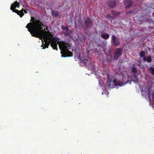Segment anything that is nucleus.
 I'll return each mask as SVG.
<instances>
[{"instance_id":"nucleus-1","label":"nucleus","mask_w":154,"mask_h":154,"mask_svg":"<svg viewBox=\"0 0 154 154\" xmlns=\"http://www.w3.org/2000/svg\"><path fill=\"white\" fill-rule=\"evenodd\" d=\"M32 21L28 23L26 27L28 29V31L30 32L32 36L38 38L40 39H43L45 43H42L41 47H43V49L46 48H48L49 45L51 44V45L54 50H57V42L58 38L56 37H53L52 35L48 30L47 31H42L43 28L45 26L40 22L39 20H36L33 17L31 18Z\"/></svg>"},{"instance_id":"nucleus-2","label":"nucleus","mask_w":154,"mask_h":154,"mask_svg":"<svg viewBox=\"0 0 154 154\" xmlns=\"http://www.w3.org/2000/svg\"><path fill=\"white\" fill-rule=\"evenodd\" d=\"M61 46L62 47V51L61 52L62 57H70L73 56L72 53L69 51L70 47L69 43H65L64 42H63L61 44Z\"/></svg>"},{"instance_id":"nucleus-3","label":"nucleus","mask_w":154,"mask_h":154,"mask_svg":"<svg viewBox=\"0 0 154 154\" xmlns=\"http://www.w3.org/2000/svg\"><path fill=\"white\" fill-rule=\"evenodd\" d=\"M19 7V3L17 2V1H16L15 2L14 4L11 5L10 9L13 12L17 13L18 15H19L21 17H22L24 15L23 11H24V12L25 14L27 13V11H26V10H24L23 9H22L20 11L15 9L17 7L18 8Z\"/></svg>"},{"instance_id":"nucleus-4","label":"nucleus","mask_w":154,"mask_h":154,"mask_svg":"<svg viewBox=\"0 0 154 154\" xmlns=\"http://www.w3.org/2000/svg\"><path fill=\"white\" fill-rule=\"evenodd\" d=\"M111 41L113 45L115 46H118L120 44L119 39L114 35H112Z\"/></svg>"},{"instance_id":"nucleus-5","label":"nucleus","mask_w":154,"mask_h":154,"mask_svg":"<svg viewBox=\"0 0 154 154\" xmlns=\"http://www.w3.org/2000/svg\"><path fill=\"white\" fill-rule=\"evenodd\" d=\"M122 51L121 48H116L114 52V58L117 60L118 58L121 56Z\"/></svg>"},{"instance_id":"nucleus-6","label":"nucleus","mask_w":154,"mask_h":154,"mask_svg":"<svg viewBox=\"0 0 154 154\" xmlns=\"http://www.w3.org/2000/svg\"><path fill=\"white\" fill-rule=\"evenodd\" d=\"M131 80H127L126 82H125L124 84H123V83H122L121 82L118 81L115 79H114L113 80V84L115 86H122V85H123L128 83L130 84H131Z\"/></svg>"},{"instance_id":"nucleus-7","label":"nucleus","mask_w":154,"mask_h":154,"mask_svg":"<svg viewBox=\"0 0 154 154\" xmlns=\"http://www.w3.org/2000/svg\"><path fill=\"white\" fill-rule=\"evenodd\" d=\"M80 64L82 66H91V61L86 59H84L83 60H81Z\"/></svg>"},{"instance_id":"nucleus-8","label":"nucleus","mask_w":154,"mask_h":154,"mask_svg":"<svg viewBox=\"0 0 154 154\" xmlns=\"http://www.w3.org/2000/svg\"><path fill=\"white\" fill-rule=\"evenodd\" d=\"M85 22L87 28L90 29L92 25L91 19L89 17H87L85 20Z\"/></svg>"},{"instance_id":"nucleus-9","label":"nucleus","mask_w":154,"mask_h":154,"mask_svg":"<svg viewBox=\"0 0 154 154\" xmlns=\"http://www.w3.org/2000/svg\"><path fill=\"white\" fill-rule=\"evenodd\" d=\"M124 3L126 8L131 7L133 4V2L131 0H126Z\"/></svg>"},{"instance_id":"nucleus-10","label":"nucleus","mask_w":154,"mask_h":154,"mask_svg":"<svg viewBox=\"0 0 154 154\" xmlns=\"http://www.w3.org/2000/svg\"><path fill=\"white\" fill-rule=\"evenodd\" d=\"M107 5L111 8H113L116 5V2L113 0H111L107 2Z\"/></svg>"},{"instance_id":"nucleus-11","label":"nucleus","mask_w":154,"mask_h":154,"mask_svg":"<svg viewBox=\"0 0 154 154\" xmlns=\"http://www.w3.org/2000/svg\"><path fill=\"white\" fill-rule=\"evenodd\" d=\"M150 88L149 86H146L144 89L145 93H146L148 96L149 99L150 100L151 95Z\"/></svg>"},{"instance_id":"nucleus-12","label":"nucleus","mask_w":154,"mask_h":154,"mask_svg":"<svg viewBox=\"0 0 154 154\" xmlns=\"http://www.w3.org/2000/svg\"><path fill=\"white\" fill-rule=\"evenodd\" d=\"M107 82L109 88H114L113 81H112L109 78H108Z\"/></svg>"},{"instance_id":"nucleus-13","label":"nucleus","mask_w":154,"mask_h":154,"mask_svg":"<svg viewBox=\"0 0 154 154\" xmlns=\"http://www.w3.org/2000/svg\"><path fill=\"white\" fill-rule=\"evenodd\" d=\"M143 60L144 61H146L147 63H150L152 61V58L149 55L148 57H146L143 58Z\"/></svg>"},{"instance_id":"nucleus-14","label":"nucleus","mask_w":154,"mask_h":154,"mask_svg":"<svg viewBox=\"0 0 154 154\" xmlns=\"http://www.w3.org/2000/svg\"><path fill=\"white\" fill-rule=\"evenodd\" d=\"M71 32L69 29L68 27H66V29L63 30V33L65 35H69Z\"/></svg>"},{"instance_id":"nucleus-15","label":"nucleus","mask_w":154,"mask_h":154,"mask_svg":"<svg viewBox=\"0 0 154 154\" xmlns=\"http://www.w3.org/2000/svg\"><path fill=\"white\" fill-rule=\"evenodd\" d=\"M111 13L112 14L114 17H118L120 15V12H116L114 10H112L111 11Z\"/></svg>"},{"instance_id":"nucleus-16","label":"nucleus","mask_w":154,"mask_h":154,"mask_svg":"<svg viewBox=\"0 0 154 154\" xmlns=\"http://www.w3.org/2000/svg\"><path fill=\"white\" fill-rule=\"evenodd\" d=\"M101 36L102 38L105 39H108L109 37V35L106 33L102 34Z\"/></svg>"},{"instance_id":"nucleus-17","label":"nucleus","mask_w":154,"mask_h":154,"mask_svg":"<svg viewBox=\"0 0 154 154\" xmlns=\"http://www.w3.org/2000/svg\"><path fill=\"white\" fill-rule=\"evenodd\" d=\"M131 79L132 80L135 82H138L139 81L138 79L137 78L136 75H132L131 77Z\"/></svg>"},{"instance_id":"nucleus-18","label":"nucleus","mask_w":154,"mask_h":154,"mask_svg":"<svg viewBox=\"0 0 154 154\" xmlns=\"http://www.w3.org/2000/svg\"><path fill=\"white\" fill-rule=\"evenodd\" d=\"M52 14L53 16L56 17L58 14V12L57 11H52Z\"/></svg>"},{"instance_id":"nucleus-19","label":"nucleus","mask_w":154,"mask_h":154,"mask_svg":"<svg viewBox=\"0 0 154 154\" xmlns=\"http://www.w3.org/2000/svg\"><path fill=\"white\" fill-rule=\"evenodd\" d=\"M145 52L143 51H141L140 53V56L141 57H145Z\"/></svg>"},{"instance_id":"nucleus-20","label":"nucleus","mask_w":154,"mask_h":154,"mask_svg":"<svg viewBox=\"0 0 154 154\" xmlns=\"http://www.w3.org/2000/svg\"><path fill=\"white\" fill-rule=\"evenodd\" d=\"M149 70L152 74L154 75V68L153 67H151L149 68Z\"/></svg>"},{"instance_id":"nucleus-21","label":"nucleus","mask_w":154,"mask_h":154,"mask_svg":"<svg viewBox=\"0 0 154 154\" xmlns=\"http://www.w3.org/2000/svg\"><path fill=\"white\" fill-rule=\"evenodd\" d=\"M131 71L132 72L134 73H137V71L136 68L135 67H133L131 69Z\"/></svg>"},{"instance_id":"nucleus-22","label":"nucleus","mask_w":154,"mask_h":154,"mask_svg":"<svg viewBox=\"0 0 154 154\" xmlns=\"http://www.w3.org/2000/svg\"><path fill=\"white\" fill-rule=\"evenodd\" d=\"M67 27H68V26L67 25L66 26H65L64 25H62L61 26V28L63 29V30L65 29Z\"/></svg>"},{"instance_id":"nucleus-23","label":"nucleus","mask_w":154,"mask_h":154,"mask_svg":"<svg viewBox=\"0 0 154 154\" xmlns=\"http://www.w3.org/2000/svg\"><path fill=\"white\" fill-rule=\"evenodd\" d=\"M45 27H46V28H45L43 29L42 30V31H48V27L45 26Z\"/></svg>"},{"instance_id":"nucleus-24","label":"nucleus","mask_w":154,"mask_h":154,"mask_svg":"<svg viewBox=\"0 0 154 154\" xmlns=\"http://www.w3.org/2000/svg\"><path fill=\"white\" fill-rule=\"evenodd\" d=\"M106 17L108 18H109L110 17V14H107Z\"/></svg>"},{"instance_id":"nucleus-25","label":"nucleus","mask_w":154,"mask_h":154,"mask_svg":"<svg viewBox=\"0 0 154 154\" xmlns=\"http://www.w3.org/2000/svg\"><path fill=\"white\" fill-rule=\"evenodd\" d=\"M132 13L131 11H129L127 12V14H131Z\"/></svg>"},{"instance_id":"nucleus-26","label":"nucleus","mask_w":154,"mask_h":154,"mask_svg":"<svg viewBox=\"0 0 154 154\" xmlns=\"http://www.w3.org/2000/svg\"><path fill=\"white\" fill-rule=\"evenodd\" d=\"M152 97L153 99L154 100V93H153L152 94Z\"/></svg>"},{"instance_id":"nucleus-27","label":"nucleus","mask_w":154,"mask_h":154,"mask_svg":"<svg viewBox=\"0 0 154 154\" xmlns=\"http://www.w3.org/2000/svg\"><path fill=\"white\" fill-rule=\"evenodd\" d=\"M26 11H29L30 13L31 12V11L29 10V9H27L26 10Z\"/></svg>"},{"instance_id":"nucleus-28","label":"nucleus","mask_w":154,"mask_h":154,"mask_svg":"<svg viewBox=\"0 0 154 154\" xmlns=\"http://www.w3.org/2000/svg\"><path fill=\"white\" fill-rule=\"evenodd\" d=\"M148 50H150V48H148Z\"/></svg>"},{"instance_id":"nucleus-29","label":"nucleus","mask_w":154,"mask_h":154,"mask_svg":"<svg viewBox=\"0 0 154 154\" xmlns=\"http://www.w3.org/2000/svg\"><path fill=\"white\" fill-rule=\"evenodd\" d=\"M123 0V2H125V0Z\"/></svg>"}]
</instances>
